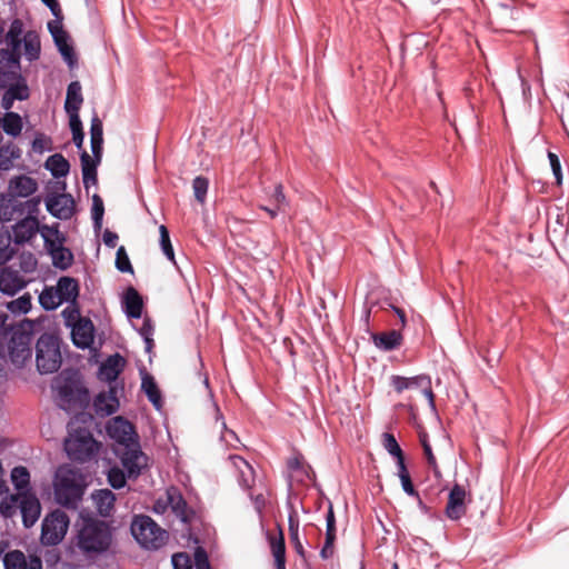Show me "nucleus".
<instances>
[{
  "mask_svg": "<svg viewBox=\"0 0 569 569\" xmlns=\"http://www.w3.org/2000/svg\"><path fill=\"white\" fill-rule=\"evenodd\" d=\"M4 569H42V560L38 555L28 558L21 550L8 551L3 557Z\"/></svg>",
  "mask_w": 569,
  "mask_h": 569,
  "instance_id": "nucleus-15",
  "label": "nucleus"
},
{
  "mask_svg": "<svg viewBox=\"0 0 569 569\" xmlns=\"http://www.w3.org/2000/svg\"><path fill=\"white\" fill-rule=\"evenodd\" d=\"M234 468L238 470V482L244 490H250L254 483V470L252 466L242 457L233 455L230 456Z\"/></svg>",
  "mask_w": 569,
  "mask_h": 569,
  "instance_id": "nucleus-26",
  "label": "nucleus"
},
{
  "mask_svg": "<svg viewBox=\"0 0 569 569\" xmlns=\"http://www.w3.org/2000/svg\"><path fill=\"white\" fill-rule=\"evenodd\" d=\"M194 569H211L208 553L202 547L194 550Z\"/></svg>",
  "mask_w": 569,
  "mask_h": 569,
  "instance_id": "nucleus-54",
  "label": "nucleus"
},
{
  "mask_svg": "<svg viewBox=\"0 0 569 569\" xmlns=\"http://www.w3.org/2000/svg\"><path fill=\"white\" fill-rule=\"evenodd\" d=\"M32 339V335L24 330L18 329L12 331L8 342V351L10 360L14 365H23L31 358Z\"/></svg>",
  "mask_w": 569,
  "mask_h": 569,
  "instance_id": "nucleus-11",
  "label": "nucleus"
},
{
  "mask_svg": "<svg viewBox=\"0 0 569 569\" xmlns=\"http://www.w3.org/2000/svg\"><path fill=\"white\" fill-rule=\"evenodd\" d=\"M99 443L86 429L70 432L64 440V451L70 460L87 462L93 459L98 452Z\"/></svg>",
  "mask_w": 569,
  "mask_h": 569,
  "instance_id": "nucleus-8",
  "label": "nucleus"
},
{
  "mask_svg": "<svg viewBox=\"0 0 569 569\" xmlns=\"http://www.w3.org/2000/svg\"><path fill=\"white\" fill-rule=\"evenodd\" d=\"M131 533L143 548L150 550L161 548L168 538L167 531L151 517L146 515H139L133 518Z\"/></svg>",
  "mask_w": 569,
  "mask_h": 569,
  "instance_id": "nucleus-6",
  "label": "nucleus"
},
{
  "mask_svg": "<svg viewBox=\"0 0 569 569\" xmlns=\"http://www.w3.org/2000/svg\"><path fill=\"white\" fill-rule=\"evenodd\" d=\"M83 102V97L81 92V84L79 81H72L69 83L67 88V97L64 101V110L69 114V119L73 117H79V110Z\"/></svg>",
  "mask_w": 569,
  "mask_h": 569,
  "instance_id": "nucleus-25",
  "label": "nucleus"
},
{
  "mask_svg": "<svg viewBox=\"0 0 569 569\" xmlns=\"http://www.w3.org/2000/svg\"><path fill=\"white\" fill-rule=\"evenodd\" d=\"M326 538L325 543L320 550V557L323 560H328L333 557L335 553V541L337 538L336 517L332 505L329 506L326 516Z\"/></svg>",
  "mask_w": 569,
  "mask_h": 569,
  "instance_id": "nucleus-22",
  "label": "nucleus"
},
{
  "mask_svg": "<svg viewBox=\"0 0 569 569\" xmlns=\"http://www.w3.org/2000/svg\"><path fill=\"white\" fill-rule=\"evenodd\" d=\"M270 546L274 557L276 569H286V546L282 531L278 538H271Z\"/></svg>",
  "mask_w": 569,
  "mask_h": 569,
  "instance_id": "nucleus-38",
  "label": "nucleus"
},
{
  "mask_svg": "<svg viewBox=\"0 0 569 569\" xmlns=\"http://www.w3.org/2000/svg\"><path fill=\"white\" fill-rule=\"evenodd\" d=\"M69 527L68 516L60 510H54L42 520L40 541L43 546H57L60 543Z\"/></svg>",
  "mask_w": 569,
  "mask_h": 569,
  "instance_id": "nucleus-9",
  "label": "nucleus"
},
{
  "mask_svg": "<svg viewBox=\"0 0 569 569\" xmlns=\"http://www.w3.org/2000/svg\"><path fill=\"white\" fill-rule=\"evenodd\" d=\"M87 488L81 471L68 466L60 467L56 472L54 497L56 501L67 508L77 509Z\"/></svg>",
  "mask_w": 569,
  "mask_h": 569,
  "instance_id": "nucleus-3",
  "label": "nucleus"
},
{
  "mask_svg": "<svg viewBox=\"0 0 569 569\" xmlns=\"http://www.w3.org/2000/svg\"><path fill=\"white\" fill-rule=\"evenodd\" d=\"M159 234H160V247H161L163 254L168 258V260L176 263L173 247L171 244L169 231L166 226L161 224L159 227Z\"/></svg>",
  "mask_w": 569,
  "mask_h": 569,
  "instance_id": "nucleus-44",
  "label": "nucleus"
},
{
  "mask_svg": "<svg viewBox=\"0 0 569 569\" xmlns=\"http://www.w3.org/2000/svg\"><path fill=\"white\" fill-rule=\"evenodd\" d=\"M76 533L70 550L77 556L92 560L104 553L112 542V528L109 522L90 513H80L74 525Z\"/></svg>",
  "mask_w": 569,
  "mask_h": 569,
  "instance_id": "nucleus-1",
  "label": "nucleus"
},
{
  "mask_svg": "<svg viewBox=\"0 0 569 569\" xmlns=\"http://www.w3.org/2000/svg\"><path fill=\"white\" fill-rule=\"evenodd\" d=\"M23 33V23L20 19H14L6 34V42L10 47L9 61L18 63L21 57V43Z\"/></svg>",
  "mask_w": 569,
  "mask_h": 569,
  "instance_id": "nucleus-18",
  "label": "nucleus"
},
{
  "mask_svg": "<svg viewBox=\"0 0 569 569\" xmlns=\"http://www.w3.org/2000/svg\"><path fill=\"white\" fill-rule=\"evenodd\" d=\"M62 362L59 339L49 333L40 336L36 345V363L41 375L53 373Z\"/></svg>",
  "mask_w": 569,
  "mask_h": 569,
  "instance_id": "nucleus-7",
  "label": "nucleus"
},
{
  "mask_svg": "<svg viewBox=\"0 0 569 569\" xmlns=\"http://www.w3.org/2000/svg\"><path fill=\"white\" fill-rule=\"evenodd\" d=\"M20 156V149L16 144H0V169H9L12 166V161L19 159Z\"/></svg>",
  "mask_w": 569,
  "mask_h": 569,
  "instance_id": "nucleus-40",
  "label": "nucleus"
},
{
  "mask_svg": "<svg viewBox=\"0 0 569 569\" xmlns=\"http://www.w3.org/2000/svg\"><path fill=\"white\" fill-rule=\"evenodd\" d=\"M22 43L24 47V56L29 61L39 59L41 46L36 31H27L22 38Z\"/></svg>",
  "mask_w": 569,
  "mask_h": 569,
  "instance_id": "nucleus-36",
  "label": "nucleus"
},
{
  "mask_svg": "<svg viewBox=\"0 0 569 569\" xmlns=\"http://www.w3.org/2000/svg\"><path fill=\"white\" fill-rule=\"evenodd\" d=\"M62 316L66 320V325L68 327H72L74 322H77L79 319H82L80 317L79 310L73 307L69 306L62 311Z\"/></svg>",
  "mask_w": 569,
  "mask_h": 569,
  "instance_id": "nucleus-57",
  "label": "nucleus"
},
{
  "mask_svg": "<svg viewBox=\"0 0 569 569\" xmlns=\"http://www.w3.org/2000/svg\"><path fill=\"white\" fill-rule=\"evenodd\" d=\"M71 339L79 349H88L93 343L94 327L90 319H79L71 327Z\"/></svg>",
  "mask_w": 569,
  "mask_h": 569,
  "instance_id": "nucleus-16",
  "label": "nucleus"
},
{
  "mask_svg": "<svg viewBox=\"0 0 569 569\" xmlns=\"http://www.w3.org/2000/svg\"><path fill=\"white\" fill-rule=\"evenodd\" d=\"M30 96L29 87L24 78H21L9 88H7L1 98V108L11 110L16 100L23 101Z\"/></svg>",
  "mask_w": 569,
  "mask_h": 569,
  "instance_id": "nucleus-21",
  "label": "nucleus"
},
{
  "mask_svg": "<svg viewBox=\"0 0 569 569\" xmlns=\"http://www.w3.org/2000/svg\"><path fill=\"white\" fill-rule=\"evenodd\" d=\"M63 59L72 66L76 61L74 50L69 43L57 47Z\"/></svg>",
  "mask_w": 569,
  "mask_h": 569,
  "instance_id": "nucleus-59",
  "label": "nucleus"
},
{
  "mask_svg": "<svg viewBox=\"0 0 569 569\" xmlns=\"http://www.w3.org/2000/svg\"><path fill=\"white\" fill-rule=\"evenodd\" d=\"M24 287V281L17 271L3 268L0 271V291L13 296Z\"/></svg>",
  "mask_w": 569,
  "mask_h": 569,
  "instance_id": "nucleus-28",
  "label": "nucleus"
},
{
  "mask_svg": "<svg viewBox=\"0 0 569 569\" xmlns=\"http://www.w3.org/2000/svg\"><path fill=\"white\" fill-rule=\"evenodd\" d=\"M396 459H397V468H398L397 475H398L399 479L410 476L409 471L407 469L406 462H405V457L401 456Z\"/></svg>",
  "mask_w": 569,
  "mask_h": 569,
  "instance_id": "nucleus-64",
  "label": "nucleus"
},
{
  "mask_svg": "<svg viewBox=\"0 0 569 569\" xmlns=\"http://www.w3.org/2000/svg\"><path fill=\"white\" fill-rule=\"evenodd\" d=\"M19 509L26 528H31L38 521L41 513L40 502L32 493H21Z\"/></svg>",
  "mask_w": 569,
  "mask_h": 569,
  "instance_id": "nucleus-17",
  "label": "nucleus"
},
{
  "mask_svg": "<svg viewBox=\"0 0 569 569\" xmlns=\"http://www.w3.org/2000/svg\"><path fill=\"white\" fill-rule=\"evenodd\" d=\"M123 358L116 353L108 357V359L99 367L98 376L100 380L106 382L114 381L122 370Z\"/></svg>",
  "mask_w": 569,
  "mask_h": 569,
  "instance_id": "nucleus-29",
  "label": "nucleus"
},
{
  "mask_svg": "<svg viewBox=\"0 0 569 569\" xmlns=\"http://www.w3.org/2000/svg\"><path fill=\"white\" fill-rule=\"evenodd\" d=\"M116 268L120 271V272H130L132 273L133 272V268H132V264L130 262V259L126 252V249L124 247H120L118 250H117V254H116Z\"/></svg>",
  "mask_w": 569,
  "mask_h": 569,
  "instance_id": "nucleus-49",
  "label": "nucleus"
},
{
  "mask_svg": "<svg viewBox=\"0 0 569 569\" xmlns=\"http://www.w3.org/2000/svg\"><path fill=\"white\" fill-rule=\"evenodd\" d=\"M107 478L113 489H121L126 486L128 476L126 470L113 466L109 469Z\"/></svg>",
  "mask_w": 569,
  "mask_h": 569,
  "instance_id": "nucleus-43",
  "label": "nucleus"
},
{
  "mask_svg": "<svg viewBox=\"0 0 569 569\" xmlns=\"http://www.w3.org/2000/svg\"><path fill=\"white\" fill-rule=\"evenodd\" d=\"M466 496L467 492L465 488L458 483L453 485L450 489L448 502L445 509V513L450 520H460L466 515Z\"/></svg>",
  "mask_w": 569,
  "mask_h": 569,
  "instance_id": "nucleus-14",
  "label": "nucleus"
},
{
  "mask_svg": "<svg viewBox=\"0 0 569 569\" xmlns=\"http://www.w3.org/2000/svg\"><path fill=\"white\" fill-rule=\"evenodd\" d=\"M8 309L12 313H27L31 309V298L29 295L19 297L8 303Z\"/></svg>",
  "mask_w": 569,
  "mask_h": 569,
  "instance_id": "nucleus-47",
  "label": "nucleus"
},
{
  "mask_svg": "<svg viewBox=\"0 0 569 569\" xmlns=\"http://www.w3.org/2000/svg\"><path fill=\"white\" fill-rule=\"evenodd\" d=\"M118 234L110 230H106L103 233V243L109 248H114L117 246Z\"/></svg>",
  "mask_w": 569,
  "mask_h": 569,
  "instance_id": "nucleus-63",
  "label": "nucleus"
},
{
  "mask_svg": "<svg viewBox=\"0 0 569 569\" xmlns=\"http://www.w3.org/2000/svg\"><path fill=\"white\" fill-rule=\"evenodd\" d=\"M209 188V180L206 177L198 176L192 181V189L194 193V198L198 202L204 203L207 198V192Z\"/></svg>",
  "mask_w": 569,
  "mask_h": 569,
  "instance_id": "nucleus-45",
  "label": "nucleus"
},
{
  "mask_svg": "<svg viewBox=\"0 0 569 569\" xmlns=\"http://www.w3.org/2000/svg\"><path fill=\"white\" fill-rule=\"evenodd\" d=\"M383 447L388 451V453L395 458L403 456L399 443L397 442L395 436L391 433H383Z\"/></svg>",
  "mask_w": 569,
  "mask_h": 569,
  "instance_id": "nucleus-50",
  "label": "nucleus"
},
{
  "mask_svg": "<svg viewBox=\"0 0 569 569\" xmlns=\"http://www.w3.org/2000/svg\"><path fill=\"white\" fill-rule=\"evenodd\" d=\"M1 128L8 136L13 138L18 137L23 128L21 116L11 110H6V113L1 118Z\"/></svg>",
  "mask_w": 569,
  "mask_h": 569,
  "instance_id": "nucleus-34",
  "label": "nucleus"
},
{
  "mask_svg": "<svg viewBox=\"0 0 569 569\" xmlns=\"http://www.w3.org/2000/svg\"><path fill=\"white\" fill-rule=\"evenodd\" d=\"M41 237L44 248L52 259V264L60 270H67L73 263V253L63 246L66 236L60 232L59 223L42 226Z\"/></svg>",
  "mask_w": 569,
  "mask_h": 569,
  "instance_id": "nucleus-5",
  "label": "nucleus"
},
{
  "mask_svg": "<svg viewBox=\"0 0 569 569\" xmlns=\"http://www.w3.org/2000/svg\"><path fill=\"white\" fill-rule=\"evenodd\" d=\"M119 408V400L116 390L110 388L108 391H102L94 397L93 409L97 416L108 417L113 415Z\"/></svg>",
  "mask_w": 569,
  "mask_h": 569,
  "instance_id": "nucleus-19",
  "label": "nucleus"
},
{
  "mask_svg": "<svg viewBox=\"0 0 569 569\" xmlns=\"http://www.w3.org/2000/svg\"><path fill=\"white\" fill-rule=\"evenodd\" d=\"M173 569H192V561L187 552L174 553L171 558Z\"/></svg>",
  "mask_w": 569,
  "mask_h": 569,
  "instance_id": "nucleus-52",
  "label": "nucleus"
},
{
  "mask_svg": "<svg viewBox=\"0 0 569 569\" xmlns=\"http://www.w3.org/2000/svg\"><path fill=\"white\" fill-rule=\"evenodd\" d=\"M91 213H92V220H93L94 227L96 228H101L102 219H103V213H104V207H103L102 199L98 194H94L92 197Z\"/></svg>",
  "mask_w": 569,
  "mask_h": 569,
  "instance_id": "nucleus-48",
  "label": "nucleus"
},
{
  "mask_svg": "<svg viewBox=\"0 0 569 569\" xmlns=\"http://www.w3.org/2000/svg\"><path fill=\"white\" fill-rule=\"evenodd\" d=\"M91 499L99 516L111 517L114 511L116 495L110 489H99L91 493Z\"/></svg>",
  "mask_w": 569,
  "mask_h": 569,
  "instance_id": "nucleus-23",
  "label": "nucleus"
},
{
  "mask_svg": "<svg viewBox=\"0 0 569 569\" xmlns=\"http://www.w3.org/2000/svg\"><path fill=\"white\" fill-rule=\"evenodd\" d=\"M402 490L410 497L419 499V492L415 489L410 476L400 478Z\"/></svg>",
  "mask_w": 569,
  "mask_h": 569,
  "instance_id": "nucleus-60",
  "label": "nucleus"
},
{
  "mask_svg": "<svg viewBox=\"0 0 569 569\" xmlns=\"http://www.w3.org/2000/svg\"><path fill=\"white\" fill-rule=\"evenodd\" d=\"M46 207L50 214L60 220H68L74 213V200L69 193L47 198Z\"/></svg>",
  "mask_w": 569,
  "mask_h": 569,
  "instance_id": "nucleus-13",
  "label": "nucleus"
},
{
  "mask_svg": "<svg viewBox=\"0 0 569 569\" xmlns=\"http://www.w3.org/2000/svg\"><path fill=\"white\" fill-rule=\"evenodd\" d=\"M10 188L17 197L27 198L37 191L38 183L30 177L19 176L10 181Z\"/></svg>",
  "mask_w": 569,
  "mask_h": 569,
  "instance_id": "nucleus-32",
  "label": "nucleus"
},
{
  "mask_svg": "<svg viewBox=\"0 0 569 569\" xmlns=\"http://www.w3.org/2000/svg\"><path fill=\"white\" fill-rule=\"evenodd\" d=\"M390 383L398 393L410 388L409 379L398 375L391 376Z\"/></svg>",
  "mask_w": 569,
  "mask_h": 569,
  "instance_id": "nucleus-58",
  "label": "nucleus"
},
{
  "mask_svg": "<svg viewBox=\"0 0 569 569\" xmlns=\"http://www.w3.org/2000/svg\"><path fill=\"white\" fill-rule=\"evenodd\" d=\"M167 502L171 511L183 522L189 523L193 511L188 508L187 501L176 487L167 490Z\"/></svg>",
  "mask_w": 569,
  "mask_h": 569,
  "instance_id": "nucleus-20",
  "label": "nucleus"
},
{
  "mask_svg": "<svg viewBox=\"0 0 569 569\" xmlns=\"http://www.w3.org/2000/svg\"><path fill=\"white\" fill-rule=\"evenodd\" d=\"M288 529L296 553L306 560L307 552L299 533V519L295 515H290L288 518Z\"/></svg>",
  "mask_w": 569,
  "mask_h": 569,
  "instance_id": "nucleus-35",
  "label": "nucleus"
},
{
  "mask_svg": "<svg viewBox=\"0 0 569 569\" xmlns=\"http://www.w3.org/2000/svg\"><path fill=\"white\" fill-rule=\"evenodd\" d=\"M123 311L128 318L139 319L142 316L143 301L139 292L129 287L123 295Z\"/></svg>",
  "mask_w": 569,
  "mask_h": 569,
  "instance_id": "nucleus-27",
  "label": "nucleus"
},
{
  "mask_svg": "<svg viewBox=\"0 0 569 569\" xmlns=\"http://www.w3.org/2000/svg\"><path fill=\"white\" fill-rule=\"evenodd\" d=\"M371 340L377 349L392 351L401 347L403 337L399 330L392 329L387 332L372 333Z\"/></svg>",
  "mask_w": 569,
  "mask_h": 569,
  "instance_id": "nucleus-24",
  "label": "nucleus"
},
{
  "mask_svg": "<svg viewBox=\"0 0 569 569\" xmlns=\"http://www.w3.org/2000/svg\"><path fill=\"white\" fill-rule=\"evenodd\" d=\"M90 140H103V124L97 113H93L90 126Z\"/></svg>",
  "mask_w": 569,
  "mask_h": 569,
  "instance_id": "nucleus-53",
  "label": "nucleus"
},
{
  "mask_svg": "<svg viewBox=\"0 0 569 569\" xmlns=\"http://www.w3.org/2000/svg\"><path fill=\"white\" fill-rule=\"evenodd\" d=\"M59 406L66 411L86 409L90 402V395L73 376H61L57 382Z\"/></svg>",
  "mask_w": 569,
  "mask_h": 569,
  "instance_id": "nucleus-4",
  "label": "nucleus"
},
{
  "mask_svg": "<svg viewBox=\"0 0 569 569\" xmlns=\"http://www.w3.org/2000/svg\"><path fill=\"white\" fill-rule=\"evenodd\" d=\"M91 143V151H92V160H97L98 162L101 161L102 157V144L103 140H92Z\"/></svg>",
  "mask_w": 569,
  "mask_h": 569,
  "instance_id": "nucleus-62",
  "label": "nucleus"
},
{
  "mask_svg": "<svg viewBox=\"0 0 569 569\" xmlns=\"http://www.w3.org/2000/svg\"><path fill=\"white\" fill-rule=\"evenodd\" d=\"M548 159L550 162V167L552 169L553 176L558 183H561L562 180V172H561V164L558 156L553 152H548Z\"/></svg>",
  "mask_w": 569,
  "mask_h": 569,
  "instance_id": "nucleus-56",
  "label": "nucleus"
},
{
  "mask_svg": "<svg viewBox=\"0 0 569 569\" xmlns=\"http://www.w3.org/2000/svg\"><path fill=\"white\" fill-rule=\"evenodd\" d=\"M11 481L17 490L28 488L30 483V473L26 467L18 466L11 470Z\"/></svg>",
  "mask_w": 569,
  "mask_h": 569,
  "instance_id": "nucleus-42",
  "label": "nucleus"
},
{
  "mask_svg": "<svg viewBox=\"0 0 569 569\" xmlns=\"http://www.w3.org/2000/svg\"><path fill=\"white\" fill-rule=\"evenodd\" d=\"M44 166L52 177L57 179L64 178L70 170L69 161L61 153L50 156Z\"/></svg>",
  "mask_w": 569,
  "mask_h": 569,
  "instance_id": "nucleus-33",
  "label": "nucleus"
},
{
  "mask_svg": "<svg viewBox=\"0 0 569 569\" xmlns=\"http://www.w3.org/2000/svg\"><path fill=\"white\" fill-rule=\"evenodd\" d=\"M21 493L11 495L1 500L0 513L3 518H12L20 505Z\"/></svg>",
  "mask_w": 569,
  "mask_h": 569,
  "instance_id": "nucleus-41",
  "label": "nucleus"
},
{
  "mask_svg": "<svg viewBox=\"0 0 569 569\" xmlns=\"http://www.w3.org/2000/svg\"><path fill=\"white\" fill-rule=\"evenodd\" d=\"M23 78L20 73L16 71H10L0 67V88L7 89L18 80Z\"/></svg>",
  "mask_w": 569,
  "mask_h": 569,
  "instance_id": "nucleus-51",
  "label": "nucleus"
},
{
  "mask_svg": "<svg viewBox=\"0 0 569 569\" xmlns=\"http://www.w3.org/2000/svg\"><path fill=\"white\" fill-rule=\"evenodd\" d=\"M56 289L62 303H76L79 296V282L74 278L67 276L59 278Z\"/></svg>",
  "mask_w": 569,
  "mask_h": 569,
  "instance_id": "nucleus-30",
  "label": "nucleus"
},
{
  "mask_svg": "<svg viewBox=\"0 0 569 569\" xmlns=\"http://www.w3.org/2000/svg\"><path fill=\"white\" fill-rule=\"evenodd\" d=\"M138 332L142 337V339L152 337L153 327H152L151 320L146 318L142 322V326L139 328Z\"/></svg>",
  "mask_w": 569,
  "mask_h": 569,
  "instance_id": "nucleus-61",
  "label": "nucleus"
},
{
  "mask_svg": "<svg viewBox=\"0 0 569 569\" xmlns=\"http://www.w3.org/2000/svg\"><path fill=\"white\" fill-rule=\"evenodd\" d=\"M80 162L82 170V180L84 186L88 188L90 183L97 184L98 173L97 168L100 162L92 160L91 156L86 150L80 153Z\"/></svg>",
  "mask_w": 569,
  "mask_h": 569,
  "instance_id": "nucleus-31",
  "label": "nucleus"
},
{
  "mask_svg": "<svg viewBox=\"0 0 569 569\" xmlns=\"http://www.w3.org/2000/svg\"><path fill=\"white\" fill-rule=\"evenodd\" d=\"M141 389L147 395L148 400L153 405L156 409H160L162 406L161 392L150 375H144L141 381Z\"/></svg>",
  "mask_w": 569,
  "mask_h": 569,
  "instance_id": "nucleus-37",
  "label": "nucleus"
},
{
  "mask_svg": "<svg viewBox=\"0 0 569 569\" xmlns=\"http://www.w3.org/2000/svg\"><path fill=\"white\" fill-rule=\"evenodd\" d=\"M39 303L44 310H54L62 305L56 287L46 288L39 296Z\"/></svg>",
  "mask_w": 569,
  "mask_h": 569,
  "instance_id": "nucleus-39",
  "label": "nucleus"
},
{
  "mask_svg": "<svg viewBox=\"0 0 569 569\" xmlns=\"http://www.w3.org/2000/svg\"><path fill=\"white\" fill-rule=\"evenodd\" d=\"M108 433L121 448L131 442H139L133 425L122 417H116L109 423Z\"/></svg>",
  "mask_w": 569,
  "mask_h": 569,
  "instance_id": "nucleus-12",
  "label": "nucleus"
},
{
  "mask_svg": "<svg viewBox=\"0 0 569 569\" xmlns=\"http://www.w3.org/2000/svg\"><path fill=\"white\" fill-rule=\"evenodd\" d=\"M118 455L129 479H138L148 467V457L141 450L139 442H131L120 448Z\"/></svg>",
  "mask_w": 569,
  "mask_h": 569,
  "instance_id": "nucleus-10",
  "label": "nucleus"
},
{
  "mask_svg": "<svg viewBox=\"0 0 569 569\" xmlns=\"http://www.w3.org/2000/svg\"><path fill=\"white\" fill-rule=\"evenodd\" d=\"M271 199L276 202V206H280V208L283 210L286 207L289 206V201L283 192V186L281 183H278L274 187V191L271 196Z\"/></svg>",
  "mask_w": 569,
  "mask_h": 569,
  "instance_id": "nucleus-55",
  "label": "nucleus"
},
{
  "mask_svg": "<svg viewBox=\"0 0 569 569\" xmlns=\"http://www.w3.org/2000/svg\"><path fill=\"white\" fill-rule=\"evenodd\" d=\"M39 206V197L21 201L0 194V220L11 221L18 219L12 227L14 243L23 244L36 237L38 232L41 233L42 227H40L37 218Z\"/></svg>",
  "mask_w": 569,
  "mask_h": 569,
  "instance_id": "nucleus-2",
  "label": "nucleus"
},
{
  "mask_svg": "<svg viewBox=\"0 0 569 569\" xmlns=\"http://www.w3.org/2000/svg\"><path fill=\"white\" fill-rule=\"evenodd\" d=\"M69 126L70 130L72 132V140L77 149H81L83 144L84 139V132L82 128V122L80 118L73 117L72 119H69Z\"/></svg>",
  "mask_w": 569,
  "mask_h": 569,
  "instance_id": "nucleus-46",
  "label": "nucleus"
}]
</instances>
